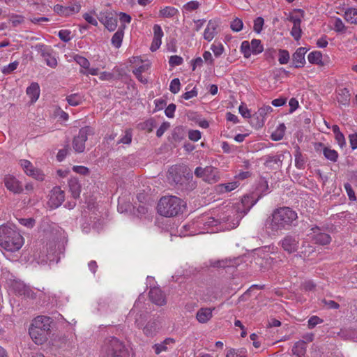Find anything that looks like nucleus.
I'll list each match as a JSON object with an SVG mask.
<instances>
[{"instance_id":"e433bc0d","label":"nucleus","mask_w":357,"mask_h":357,"mask_svg":"<svg viewBox=\"0 0 357 357\" xmlns=\"http://www.w3.org/2000/svg\"><path fill=\"white\" fill-rule=\"evenodd\" d=\"M178 10L174 7L166 6L160 10L159 16L163 18H171L178 13Z\"/></svg>"},{"instance_id":"864d4df0","label":"nucleus","mask_w":357,"mask_h":357,"mask_svg":"<svg viewBox=\"0 0 357 357\" xmlns=\"http://www.w3.org/2000/svg\"><path fill=\"white\" fill-rule=\"evenodd\" d=\"M18 221L20 225L29 229L33 228L36 225V220L33 218H20L18 219Z\"/></svg>"},{"instance_id":"aec40b11","label":"nucleus","mask_w":357,"mask_h":357,"mask_svg":"<svg viewBox=\"0 0 357 357\" xmlns=\"http://www.w3.org/2000/svg\"><path fill=\"white\" fill-rule=\"evenodd\" d=\"M52 325V319L46 316H38L36 317L31 324V326H35L36 328L42 329L45 331L50 333Z\"/></svg>"},{"instance_id":"338daca9","label":"nucleus","mask_w":357,"mask_h":357,"mask_svg":"<svg viewBox=\"0 0 357 357\" xmlns=\"http://www.w3.org/2000/svg\"><path fill=\"white\" fill-rule=\"evenodd\" d=\"M199 7V3L197 1H190L184 5L183 8L188 11L197 10Z\"/></svg>"},{"instance_id":"3c124183","label":"nucleus","mask_w":357,"mask_h":357,"mask_svg":"<svg viewBox=\"0 0 357 357\" xmlns=\"http://www.w3.org/2000/svg\"><path fill=\"white\" fill-rule=\"evenodd\" d=\"M243 26V23L242 20L238 17H236L231 22L230 27L232 31L235 32H238L242 30Z\"/></svg>"},{"instance_id":"dca6fc26","label":"nucleus","mask_w":357,"mask_h":357,"mask_svg":"<svg viewBox=\"0 0 357 357\" xmlns=\"http://www.w3.org/2000/svg\"><path fill=\"white\" fill-rule=\"evenodd\" d=\"M168 179L173 182L178 188H183L187 183L188 178L181 174L177 167H171L169 170Z\"/></svg>"},{"instance_id":"f3484780","label":"nucleus","mask_w":357,"mask_h":357,"mask_svg":"<svg viewBox=\"0 0 357 357\" xmlns=\"http://www.w3.org/2000/svg\"><path fill=\"white\" fill-rule=\"evenodd\" d=\"M50 332L45 331L42 329L36 328L35 326H31L29 328V335L32 340L38 345H42L45 343L50 335Z\"/></svg>"},{"instance_id":"412c9836","label":"nucleus","mask_w":357,"mask_h":357,"mask_svg":"<svg viewBox=\"0 0 357 357\" xmlns=\"http://www.w3.org/2000/svg\"><path fill=\"white\" fill-rule=\"evenodd\" d=\"M307 52V49L301 47L298 48L292 55L294 67L296 68H303L306 61L305 55Z\"/></svg>"},{"instance_id":"49530a36","label":"nucleus","mask_w":357,"mask_h":357,"mask_svg":"<svg viewBox=\"0 0 357 357\" xmlns=\"http://www.w3.org/2000/svg\"><path fill=\"white\" fill-rule=\"evenodd\" d=\"M240 50L241 53L243 54L244 57L248 59L250 57L252 54L250 44L249 41L244 40L241 43Z\"/></svg>"},{"instance_id":"c03bdc74","label":"nucleus","mask_w":357,"mask_h":357,"mask_svg":"<svg viewBox=\"0 0 357 357\" xmlns=\"http://www.w3.org/2000/svg\"><path fill=\"white\" fill-rule=\"evenodd\" d=\"M184 137L185 131L182 126H177L172 130V137L175 142H181Z\"/></svg>"},{"instance_id":"ea45409f","label":"nucleus","mask_w":357,"mask_h":357,"mask_svg":"<svg viewBox=\"0 0 357 357\" xmlns=\"http://www.w3.org/2000/svg\"><path fill=\"white\" fill-rule=\"evenodd\" d=\"M8 21L13 27H17L24 22L25 17L23 15L10 13L8 15Z\"/></svg>"},{"instance_id":"1a4fd4ad","label":"nucleus","mask_w":357,"mask_h":357,"mask_svg":"<svg viewBox=\"0 0 357 357\" xmlns=\"http://www.w3.org/2000/svg\"><path fill=\"white\" fill-rule=\"evenodd\" d=\"M43 250L40 251L38 257H35L37 263H49L51 265L59 262L60 257L56 250V247H43Z\"/></svg>"},{"instance_id":"c756f323","label":"nucleus","mask_w":357,"mask_h":357,"mask_svg":"<svg viewBox=\"0 0 357 357\" xmlns=\"http://www.w3.org/2000/svg\"><path fill=\"white\" fill-rule=\"evenodd\" d=\"M26 94L30 97L31 102H35L40 96V86L37 82H32L26 88Z\"/></svg>"},{"instance_id":"c9c22d12","label":"nucleus","mask_w":357,"mask_h":357,"mask_svg":"<svg viewBox=\"0 0 357 357\" xmlns=\"http://www.w3.org/2000/svg\"><path fill=\"white\" fill-rule=\"evenodd\" d=\"M238 186L237 181H232L227 183L220 184L216 186V190L221 193L229 192Z\"/></svg>"},{"instance_id":"f257e3e1","label":"nucleus","mask_w":357,"mask_h":357,"mask_svg":"<svg viewBox=\"0 0 357 357\" xmlns=\"http://www.w3.org/2000/svg\"><path fill=\"white\" fill-rule=\"evenodd\" d=\"M298 218L295 211L289 207H280L273 211L271 218L267 220L266 229L268 235L275 236L279 231L288 230Z\"/></svg>"},{"instance_id":"4468645a","label":"nucleus","mask_w":357,"mask_h":357,"mask_svg":"<svg viewBox=\"0 0 357 357\" xmlns=\"http://www.w3.org/2000/svg\"><path fill=\"white\" fill-rule=\"evenodd\" d=\"M98 19L109 31H114L116 29L117 18L112 12L100 13Z\"/></svg>"},{"instance_id":"6e6d98bb","label":"nucleus","mask_w":357,"mask_h":357,"mask_svg":"<svg viewBox=\"0 0 357 357\" xmlns=\"http://www.w3.org/2000/svg\"><path fill=\"white\" fill-rule=\"evenodd\" d=\"M132 134L130 130H126L125 131V135L122 137L119 141L117 142L118 144H130L132 142Z\"/></svg>"},{"instance_id":"6e6552de","label":"nucleus","mask_w":357,"mask_h":357,"mask_svg":"<svg viewBox=\"0 0 357 357\" xmlns=\"http://www.w3.org/2000/svg\"><path fill=\"white\" fill-rule=\"evenodd\" d=\"M94 133V129L91 126H84L80 128L78 135L73 140V148L75 151L77 153L84 152L88 136L93 135Z\"/></svg>"},{"instance_id":"20e7f679","label":"nucleus","mask_w":357,"mask_h":357,"mask_svg":"<svg viewBox=\"0 0 357 357\" xmlns=\"http://www.w3.org/2000/svg\"><path fill=\"white\" fill-rule=\"evenodd\" d=\"M185 203L176 196H165L160 198L157 210L158 213L165 217H174L183 213Z\"/></svg>"},{"instance_id":"473e14b6","label":"nucleus","mask_w":357,"mask_h":357,"mask_svg":"<svg viewBox=\"0 0 357 357\" xmlns=\"http://www.w3.org/2000/svg\"><path fill=\"white\" fill-rule=\"evenodd\" d=\"M343 17L347 22L351 24H357V8H347L344 11Z\"/></svg>"},{"instance_id":"9b49d317","label":"nucleus","mask_w":357,"mask_h":357,"mask_svg":"<svg viewBox=\"0 0 357 357\" xmlns=\"http://www.w3.org/2000/svg\"><path fill=\"white\" fill-rule=\"evenodd\" d=\"M65 200V192L61 187L56 186L50 191L48 204L52 208L60 206Z\"/></svg>"},{"instance_id":"603ef678","label":"nucleus","mask_w":357,"mask_h":357,"mask_svg":"<svg viewBox=\"0 0 357 357\" xmlns=\"http://www.w3.org/2000/svg\"><path fill=\"white\" fill-rule=\"evenodd\" d=\"M211 50L216 57H219L222 54L225 49L223 45L221 43H218V44L213 43L211 47Z\"/></svg>"},{"instance_id":"0eeeda50","label":"nucleus","mask_w":357,"mask_h":357,"mask_svg":"<svg viewBox=\"0 0 357 357\" xmlns=\"http://www.w3.org/2000/svg\"><path fill=\"white\" fill-rule=\"evenodd\" d=\"M102 357H130V351L122 341L112 337L103 346Z\"/></svg>"},{"instance_id":"393cba45","label":"nucleus","mask_w":357,"mask_h":357,"mask_svg":"<svg viewBox=\"0 0 357 357\" xmlns=\"http://www.w3.org/2000/svg\"><path fill=\"white\" fill-rule=\"evenodd\" d=\"M336 98L340 105L344 107L350 105L351 93L347 88L339 89L336 91Z\"/></svg>"},{"instance_id":"c85d7f7f","label":"nucleus","mask_w":357,"mask_h":357,"mask_svg":"<svg viewBox=\"0 0 357 357\" xmlns=\"http://www.w3.org/2000/svg\"><path fill=\"white\" fill-rule=\"evenodd\" d=\"M69 190L74 199L79 197L81 192V185L77 178H71L68 181Z\"/></svg>"},{"instance_id":"de8ad7c7","label":"nucleus","mask_w":357,"mask_h":357,"mask_svg":"<svg viewBox=\"0 0 357 357\" xmlns=\"http://www.w3.org/2000/svg\"><path fill=\"white\" fill-rule=\"evenodd\" d=\"M73 59L76 61L77 63H78L82 68H83L84 69H88L89 67L90 66V63H89V60L82 56H80L79 54H75L73 56Z\"/></svg>"},{"instance_id":"58836bf2","label":"nucleus","mask_w":357,"mask_h":357,"mask_svg":"<svg viewBox=\"0 0 357 357\" xmlns=\"http://www.w3.org/2000/svg\"><path fill=\"white\" fill-rule=\"evenodd\" d=\"M295 156V166L297 169H303L305 168V160L300 151L298 146L296 147Z\"/></svg>"},{"instance_id":"bb28decb","label":"nucleus","mask_w":357,"mask_h":357,"mask_svg":"<svg viewBox=\"0 0 357 357\" xmlns=\"http://www.w3.org/2000/svg\"><path fill=\"white\" fill-rule=\"evenodd\" d=\"M220 176L217 168L212 166L206 167V172L204 181L209 183H214L218 181Z\"/></svg>"},{"instance_id":"ddd939ff","label":"nucleus","mask_w":357,"mask_h":357,"mask_svg":"<svg viewBox=\"0 0 357 357\" xmlns=\"http://www.w3.org/2000/svg\"><path fill=\"white\" fill-rule=\"evenodd\" d=\"M20 164L26 175L32 176L38 181H43L45 179V174L43 172L35 168L30 161L27 160H20Z\"/></svg>"},{"instance_id":"7c9ffc66","label":"nucleus","mask_w":357,"mask_h":357,"mask_svg":"<svg viewBox=\"0 0 357 357\" xmlns=\"http://www.w3.org/2000/svg\"><path fill=\"white\" fill-rule=\"evenodd\" d=\"M306 352V343L300 340L295 343L292 348V354L294 357H305Z\"/></svg>"},{"instance_id":"b1692460","label":"nucleus","mask_w":357,"mask_h":357,"mask_svg":"<svg viewBox=\"0 0 357 357\" xmlns=\"http://www.w3.org/2000/svg\"><path fill=\"white\" fill-rule=\"evenodd\" d=\"M218 23L216 20H209L204 32V38L208 42L211 41L218 33Z\"/></svg>"},{"instance_id":"4be33fe9","label":"nucleus","mask_w":357,"mask_h":357,"mask_svg":"<svg viewBox=\"0 0 357 357\" xmlns=\"http://www.w3.org/2000/svg\"><path fill=\"white\" fill-rule=\"evenodd\" d=\"M149 297L153 303L162 306L166 303V298L159 287H153L149 291Z\"/></svg>"},{"instance_id":"2f4dec72","label":"nucleus","mask_w":357,"mask_h":357,"mask_svg":"<svg viewBox=\"0 0 357 357\" xmlns=\"http://www.w3.org/2000/svg\"><path fill=\"white\" fill-rule=\"evenodd\" d=\"M3 249H0L3 255L9 260L16 261L18 259L17 255L13 256V254L19 252L21 247H1Z\"/></svg>"},{"instance_id":"774afa93","label":"nucleus","mask_w":357,"mask_h":357,"mask_svg":"<svg viewBox=\"0 0 357 357\" xmlns=\"http://www.w3.org/2000/svg\"><path fill=\"white\" fill-rule=\"evenodd\" d=\"M170 127V123L169 122H163L160 128L156 131V136L158 137H160L162 136L164 132L167 130Z\"/></svg>"},{"instance_id":"8fccbe9b","label":"nucleus","mask_w":357,"mask_h":357,"mask_svg":"<svg viewBox=\"0 0 357 357\" xmlns=\"http://www.w3.org/2000/svg\"><path fill=\"white\" fill-rule=\"evenodd\" d=\"M19 66V62L17 61H15L13 63H10L8 66H4L1 69V73L4 75H9L12 73Z\"/></svg>"},{"instance_id":"bf43d9fd","label":"nucleus","mask_w":357,"mask_h":357,"mask_svg":"<svg viewBox=\"0 0 357 357\" xmlns=\"http://www.w3.org/2000/svg\"><path fill=\"white\" fill-rule=\"evenodd\" d=\"M226 357H246L245 351L243 350H235L234 349H229L227 350Z\"/></svg>"},{"instance_id":"a19ab883","label":"nucleus","mask_w":357,"mask_h":357,"mask_svg":"<svg viewBox=\"0 0 357 357\" xmlns=\"http://www.w3.org/2000/svg\"><path fill=\"white\" fill-rule=\"evenodd\" d=\"M323 155L326 159L333 162H336L339 156L338 153L335 150L331 149L329 147L324 149Z\"/></svg>"},{"instance_id":"680f3d73","label":"nucleus","mask_w":357,"mask_h":357,"mask_svg":"<svg viewBox=\"0 0 357 357\" xmlns=\"http://www.w3.org/2000/svg\"><path fill=\"white\" fill-rule=\"evenodd\" d=\"M70 34V30L62 29L59 31L58 36L62 41L67 43L71 39Z\"/></svg>"},{"instance_id":"f704fd0d","label":"nucleus","mask_w":357,"mask_h":357,"mask_svg":"<svg viewBox=\"0 0 357 357\" xmlns=\"http://www.w3.org/2000/svg\"><path fill=\"white\" fill-rule=\"evenodd\" d=\"M264 121L265 118L262 115L259 116L258 112H256L251 116L250 123L252 127H255L256 129L262 128L264 125Z\"/></svg>"},{"instance_id":"5fc2aeb1","label":"nucleus","mask_w":357,"mask_h":357,"mask_svg":"<svg viewBox=\"0 0 357 357\" xmlns=\"http://www.w3.org/2000/svg\"><path fill=\"white\" fill-rule=\"evenodd\" d=\"M181 83L178 78L173 79L170 82L169 90L170 91L176 94L180 91Z\"/></svg>"},{"instance_id":"9d476101","label":"nucleus","mask_w":357,"mask_h":357,"mask_svg":"<svg viewBox=\"0 0 357 357\" xmlns=\"http://www.w3.org/2000/svg\"><path fill=\"white\" fill-rule=\"evenodd\" d=\"M81 5L79 2H70L67 6L56 4L54 7V11L63 17H68L79 12Z\"/></svg>"},{"instance_id":"4c0bfd02","label":"nucleus","mask_w":357,"mask_h":357,"mask_svg":"<svg viewBox=\"0 0 357 357\" xmlns=\"http://www.w3.org/2000/svg\"><path fill=\"white\" fill-rule=\"evenodd\" d=\"M308 61L312 64L323 65L322 54L319 51H313L307 56Z\"/></svg>"},{"instance_id":"a18cd8bd","label":"nucleus","mask_w":357,"mask_h":357,"mask_svg":"<svg viewBox=\"0 0 357 357\" xmlns=\"http://www.w3.org/2000/svg\"><path fill=\"white\" fill-rule=\"evenodd\" d=\"M347 29L342 20L339 17H335L333 22V30L337 33H344Z\"/></svg>"},{"instance_id":"5701e85b","label":"nucleus","mask_w":357,"mask_h":357,"mask_svg":"<svg viewBox=\"0 0 357 357\" xmlns=\"http://www.w3.org/2000/svg\"><path fill=\"white\" fill-rule=\"evenodd\" d=\"M214 307H202L196 313V319L200 324L208 322L213 317Z\"/></svg>"},{"instance_id":"37998d69","label":"nucleus","mask_w":357,"mask_h":357,"mask_svg":"<svg viewBox=\"0 0 357 357\" xmlns=\"http://www.w3.org/2000/svg\"><path fill=\"white\" fill-rule=\"evenodd\" d=\"M68 103L71 106H77L82 102L83 97L79 93H73L66 97Z\"/></svg>"},{"instance_id":"0e129e2a","label":"nucleus","mask_w":357,"mask_h":357,"mask_svg":"<svg viewBox=\"0 0 357 357\" xmlns=\"http://www.w3.org/2000/svg\"><path fill=\"white\" fill-rule=\"evenodd\" d=\"M141 63L142 64L139 66H138L135 69L132 70V73H143L147 71L151 67V64H150L149 61H146L145 63L143 62Z\"/></svg>"},{"instance_id":"39448f33","label":"nucleus","mask_w":357,"mask_h":357,"mask_svg":"<svg viewBox=\"0 0 357 357\" xmlns=\"http://www.w3.org/2000/svg\"><path fill=\"white\" fill-rule=\"evenodd\" d=\"M219 222L218 220L213 217L204 215L197 218L191 223L185 225L183 227L186 231H190V235L213 233V227L217 226Z\"/></svg>"},{"instance_id":"79ce46f5","label":"nucleus","mask_w":357,"mask_h":357,"mask_svg":"<svg viewBox=\"0 0 357 357\" xmlns=\"http://www.w3.org/2000/svg\"><path fill=\"white\" fill-rule=\"evenodd\" d=\"M250 44L252 54L257 55L261 53L264 51V47L260 40L252 39Z\"/></svg>"},{"instance_id":"2eb2a0df","label":"nucleus","mask_w":357,"mask_h":357,"mask_svg":"<svg viewBox=\"0 0 357 357\" xmlns=\"http://www.w3.org/2000/svg\"><path fill=\"white\" fill-rule=\"evenodd\" d=\"M39 52L41 56L45 60L47 66L52 68H55L57 66V60L54 54V51L52 48L42 45L40 46Z\"/></svg>"},{"instance_id":"13d9d810","label":"nucleus","mask_w":357,"mask_h":357,"mask_svg":"<svg viewBox=\"0 0 357 357\" xmlns=\"http://www.w3.org/2000/svg\"><path fill=\"white\" fill-rule=\"evenodd\" d=\"M264 24V20L263 17H257L254 21L253 30L256 33H259L262 30Z\"/></svg>"},{"instance_id":"423d86ee","label":"nucleus","mask_w":357,"mask_h":357,"mask_svg":"<svg viewBox=\"0 0 357 357\" xmlns=\"http://www.w3.org/2000/svg\"><path fill=\"white\" fill-rule=\"evenodd\" d=\"M24 240L15 225H0V245H23Z\"/></svg>"},{"instance_id":"e2e57ef3","label":"nucleus","mask_w":357,"mask_h":357,"mask_svg":"<svg viewBox=\"0 0 357 357\" xmlns=\"http://www.w3.org/2000/svg\"><path fill=\"white\" fill-rule=\"evenodd\" d=\"M70 149L69 145H66L63 149H60L56 155V159L58 161H63L66 155L68 154Z\"/></svg>"},{"instance_id":"a878e982","label":"nucleus","mask_w":357,"mask_h":357,"mask_svg":"<svg viewBox=\"0 0 357 357\" xmlns=\"http://www.w3.org/2000/svg\"><path fill=\"white\" fill-rule=\"evenodd\" d=\"M174 343V339L170 337L166 338L163 342L153 345L155 353L160 354L162 352L167 351L173 347Z\"/></svg>"},{"instance_id":"cd10ccee","label":"nucleus","mask_w":357,"mask_h":357,"mask_svg":"<svg viewBox=\"0 0 357 357\" xmlns=\"http://www.w3.org/2000/svg\"><path fill=\"white\" fill-rule=\"evenodd\" d=\"M126 28L125 24H121L116 32L113 35L111 43L112 45L116 47L119 48L121 46L123 38L124 36V29Z\"/></svg>"},{"instance_id":"6ab92c4d","label":"nucleus","mask_w":357,"mask_h":357,"mask_svg":"<svg viewBox=\"0 0 357 357\" xmlns=\"http://www.w3.org/2000/svg\"><path fill=\"white\" fill-rule=\"evenodd\" d=\"M313 235L312 236V243L317 245H327L331 243V237L326 233L319 232V227L312 228Z\"/></svg>"},{"instance_id":"09e8293b","label":"nucleus","mask_w":357,"mask_h":357,"mask_svg":"<svg viewBox=\"0 0 357 357\" xmlns=\"http://www.w3.org/2000/svg\"><path fill=\"white\" fill-rule=\"evenodd\" d=\"M289 53L286 50H279L278 61L280 64H287L289 61Z\"/></svg>"},{"instance_id":"f8f14e48","label":"nucleus","mask_w":357,"mask_h":357,"mask_svg":"<svg viewBox=\"0 0 357 357\" xmlns=\"http://www.w3.org/2000/svg\"><path fill=\"white\" fill-rule=\"evenodd\" d=\"M3 183L8 190L13 194H20L23 192V185L15 176L6 174L3 178Z\"/></svg>"},{"instance_id":"7ed1b4c3","label":"nucleus","mask_w":357,"mask_h":357,"mask_svg":"<svg viewBox=\"0 0 357 357\" xmlns=\"http://www.w3.org/2000/svg\"><path fill=\"white\" fill-rule=\"evenodd\" d=\"M142 297L140 296L135 301L133 307L128 314V319H134L136 326L141 328L146 337L155 336L161 328V322L159 319H153L149 321L144 326L143 322L145 320L146 314L142 310L144 308Z\"/></svg>"},{"instance_id":"72a5a7b5","label":"nucleus","mask_w":357,"mask_h":357,"mask_svg":"<svg viewBox=\"0 0 357 357\" xmlns=\"http://www.w3.org/2000/svg\"><path fill=\"white\" fill-rule=\"evenodd\" d=\"M299 242L298 236L295 234H289L280 242V245H296Z\"/></svg>"},{"instance_id":"4d7b16f0","label":"nucleus","mask_w":357,"mask_h":357,"mask_svg":"<svg viewBox=\"0 0 357 357\" xmlns=\"http://www.w3.org/2000/svg\"><path fill=\"white\" fill-rule=\"evenodd\" d=\"M302 30L301 24L293 25L291 31V35L296 40H298L301 38Z\"/></svg>"},{"instance_id":"f03ea898","label":"nucleus","mask_w":357,"mask_h":357,"mask_svg":"<svg viewBox=\"0 0 357 357\" xmlns=\"http://www.w3.org/2000/svg\"><path fill=\"white\" fill-rule=\"evenodd\" d=\"M260 197L255 198L254 194L244 195L241 202L222 213L220 220L225 223V229L229 230L237 227L241 220L257 202Z\"/></svg>"},{"instance_id":"a211bd4d","label":"nucleus","mask_w":357,"mask_h":357,"mask_svg":"<svg viewBox=\"0 0 357 357\" xmlns=\"http://www.w3.org/2000/svg\"><path fill=\"white\" fill-rule=\"evenodd\" d=\"M284 155H267L264 157V165L268 169H279L282 165Z\"/></svg>"},{"instance_id":"69168bd1","label":"nucleus","mask_w":357,"mask_h":357,"mask_svg":"<svg viewBox=\"0 0 357 357\" xmlns=\"http://www.w3.org/2000/svg\"><path fill=\"white\" fill-rule=\"evenodd\" d=\"M73 172L84 176L88 175L90 173L89 169L84 166H74L73 167Z\"/></svg>"},{"instance_id":"052dcab7","label":"nucleus","mask_w":357,"mask_h":357,"mask_svg":"<svg viewBox=\"0 0 357 357\" xmlns=\"http://www.w3.org/2000/svg\"><path fill=\"white\" fill-rule=\"evenodd\" d=\"M183 58L178 55L171 56L169 60V66L172 67L180 66L183 63Z\"/></svg>"}]
</instances>
